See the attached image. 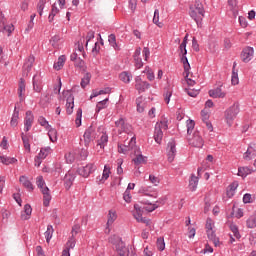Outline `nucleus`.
Masks as SVG:
<instances>
[{
    "label": "nucleus",
    "instance_id": "41",
    "mask_svg": "<svg viewBox=\"0 0 256 256\" xmlns=\"http://www.w3.org/2000/svg\"><path fill=\"white\" fill-rule=\"evenodd\" d=\"M91 82V73L87 72L84 77L81 80V87L82 89H85V87H87V85Z\"/></svg>",
    "mask_w": 256,
    "mask_h": 256
},
{
    "label": "nucleus",
    "instance_id": "23",
    "mask_svg": "<svg viewBox=\"0 0 256 256\" xmlns=\"http://www.w3.org/2000/svg\"><path fill=\"white\" fill-rule=\"evenodd\" d=\"M147 103L143 100V96H140L136 99V107L138 113H143L145 111Z\"/></svg>",
    "mask_w": 256,
    "mask_h": 256
},
{
    "label": "nucleus",
    "instance_id": "56",
    "mask_svg": "<svg viewBox=\"0 0 256 256\" xmlns=\"http://www.w3.org/2000/svg\"><path fill=\"white\" fill-rule=\"evenodd\" d=\"M74 247H75V236L72 235V236L70 237V239L68 240V242H67V247H66V249H68V251H69L70 249H73Z\"/></svg>",
    "mask_w": 256,
    "mask_h": 256
},
{
    "label": "nucleus",
    "instance_id": "40",
    "mask_svg": "<svg viewBox=\"0 0 256 256\" xmlns=\"http://www.w3.org/2000/svg\"><path fill=\"white\" fill-rule=\"evenodd\" d=\"M48 136L52 143H56L57 141V129L55 128H49L48 129Z\"/></svg>",
    "mask_w": 256,
    "mask_h": 256
},
{
    "label": "nucleus",
    "instance_id": "30",
    "mask_svg": "<svg viewBox=\"0 0 256 256\" xmlns=\"http://www.w3.org/2000/svg\"><path fill=\"white\" fill-rule=\"evenodd\" d=\"M66 59L67 57H65V55H61L58 58V61L54 63V69H56V71H60V69L65 65Z\"/></svg>",
    "mask_w": 256,
    "mask_h": 256
},
{
    "label": "nucleus",
    "instance_id": "22",
    "mask_svg": "<svg viewBox=\"0 0 256 256\" xmlns=\"http://www.w3.org/2000/svg\"><path fill=\"white\" fill-rule=\"evenodd\" d=\"M20 183H22L23 187L27 189L28 191H33L35 188L33 187V183L29 181L27 176H20L19 178Z\"/></svg>",
    "mask_w": 256,
    "mask_h": 256
},
{
    "label": "nucleus",
    "instance_id": "51",
    "mask_svg": "<svg viewBox=\"0 0 256 256\" xmlns=\"http://www.w3.org/2000/svg\"><path fill=\"white\" fill-rule=\"evenodd\" d=\"M195 129V122L191 119L187 120V135H191Z\"/></svg>",
    "mask_w": 256,
    "mask_h": 256
},
{
    "label": "nucleus",
    "instance_id": "31",
    "mask_svg": "<svg viewBox=\"0 0 256 256\" xmlns=\"http://www.w3.org/2000/svg\"><path fill=\"white\" fill-rule=\"evenodd\" d=\"M19 121V111L17 110V107L14 108V113L12 115L10 125L11 127H17Z\"/></svg>",
    "mask_w": 256,
    "mask_h": 256
},
{
    "label": "nucleus",
    "instance_id": "53",
    "mask_svg": "<svg viewBox=\"0 0 256 256\" xmlns=\"http://www.w3.org/2000/svg\"><path fill=\"white\" fill-rule=\"evenodd\" d=\"M142 203H144V205H149L148 207H146V211H148L149 213L155 211V209H157V207H159L157 204H151L149 201H142Z\"/></svg>",
    "mask_w": 256,
    "mask_h": 256
},
{
    "label": "nucleus",
    "instance_id": "59",
    "mask_svg": "<svg viewBox=\"0 0 256 256\" xmlns=\"http://www.w3.org/2000/svg\"><path fill=\"white\" fill-rule=\"evenodd\" d=\"M91 39H95V31H93V30H90L87 33V36H86V47L89 45V41H91Z\"/></svg>",
    "mask_w": 256,
    "mask_h": 256
},
{
    "label": "nucleus",
    "instance_id": "62",
    "mask_svg": "<svg viewBox=\"0 0 256 256\" xmlns=\"http://www.w3.org/2000/svg\"><path fill=\"white\" fill-rule=\"evenodd\" d=\"M153 23H155V25H158V27H161V25H159V9H156L154 11Z\"/></svg>",
    "mask_w": 256,
    "mask_h": 256
},
{
    "label": "nucleus",
    "instance_id": "14",
    "mask_svg": "<svg viewBox=\"0 0 256 256\" xmlns=\"http://www.w3.org/2000/svg\"><path fill=\"white\" fill-rule=\"evenodd\" d=\"M35 63V56H29L23 65V75H29L31 69H33V64Z\"/></svg>",
    "mask_w": 256,
    "mask_h": 256
},
{
    "label": "nucleus",
    "instance_id": "2",
    "mask_svg": "<svg viewBox=\"0 0 256 256\" xmlns=\"http://www.w3.org/2000/svg\"><path fill=\"white\" fill-rule=\"evenodd\" d=\"M239 103H234L232 106H230L226 111H225V119L226 123L229 127L233 125V121L237 119V115H239Z\"/></svg>",
    "mask_w": 256,
    "mask_h": 256
},
{
    "label": "nucleus",
    "instance_id": "29",
    "mask_svg": "<svg viewBox=\"0 0 256 256\" xmlns=\"http://www.w3.org/2000/svg\"><path fill=\"white\" fill-rule=\"evenodd\" d=\"M0 163H3V165H13L17 163V159L15 157L0 156Z\"/></svg>",
    "mask_w": 256,
    "mask_h": 256
},
{
    "label": "nucleus",
    "instance_id": "49",
    "mask_svg": "<svg viewBox=\"0 0 256 256\" xmlns=\"http://www.w3.org/2000/svg\"><path fill=\"white\" fill-rule=\"evenodd\" d=\"M47 3V0H39L37 4V11L40 15V17L43 15V9H45V4Z\"/></svg>",
    "mask_w": 256,
    "mask_h": 256
},
{
    "label": "nucleus",
    "instance_id": "34",
    "mask_svg": "<svg viewBox=\"0 0 256 256\" xmlns=\"http://www.w3.org/2000/svg\"><path fill=\"white\" fill-rule=\"evenodd\" d=\"M190 17L194 19V21H196L197 25H199L201 21H203V16H201L199 12H197V10H191Z\"/></svg>",
    "mask_w": 256,
    "mask_h": 256
},
{
    "label": "nucleus",
    "instance_id": "55",
    "mask_svg": "<svg viewBox=\"0 0 256 256\" xmlns=\"http://www.w3.org/2000/svg\"><path fill=\"white\" fill-rule=\"evenodd\" d=\"M184 73L186 74L185 81L187 82V85H189V87H193V85H195V80L189 78V70H184Z\"/></svg>",
    "mask_w": 256,
    "mask_h": 256
},
{
    "label": "nucleus",
    "instance_id": "54",
    "mask_svg": "<svg viewBox=\"0 0 256 256\" xmlns=\"http://www.w3.org/2000/svg\"><path fill=\"white\" fill-rule=\"evenodd\" d=\"M81 117H83V110L81 108H79L77 110V117L75 120L76 126L77 127H81Z\"/></svg>",
    "mask_w": 256,
    "mask_h": 256
},
{
    "label": "nucleus",
    "instance_id": "33",
    "mask_svg": "<svg viewBox=\"0 0 256 256\" xmlns=\"http://www.w3.org/2000/svg\"><path fill=\"white\" fill-rule=\"evenodd\" d=\"M207 237L210 241L214 243L215 247H217V244L219 243V238H217L215 231L207 230Z\"/></svg>",
    "mask_w": 256,
    "mask_h": 256
},
{
    "label": "nucleus",
    "instance_id": "5",
    "mask_svg": "<svg viewBox=\"0 0 256 256\" xmlns=\"http://www.w3.org/2000/svg\"><path fill=\"white\" fill-rule=\"evenodd\" d=\"M15 31V26L13 24L7 25L5 17H0V32L4 35H7V37H10L11 34Z\"/></svg>",
    "mask_w": 256,
    "mask_h": 256
},
{
    "label": "nucleus",
    "instance_id": "17",
    "mask_svg": "<svg viewBox=\"0 0 256 256\" xmlns=\"http://www.w3.org/2000/svg\"><path fill=\"white\" fill-rule=\"evenodd\" d=\"M115 125L123 133H129L131 131L130 130L131 126L129 124L125 123V119H123V118H120L118 121H116Z\"/></svg>",
    "mask_w": 256,
    "mask_h": 256
},
{
    "label": "nucleus",
    "instance_id": "38",
    "mask_svg": "<svg viewBox=\"0 0 256 256\" xmlns=\"http://www.w3.org/2000/svg\"><path fill=\"white\" fill-rule=\"evenodd\" d=\"M246 225H247L248 229H255V227H256V213L249 217V219L246 221Z\"/></svg>",
    "mask_w": 256,
    "mask_h": 256
},
{
    "label": "nucleus",
    "instance_id": "8",
    "mask_svg": "<svg viewBox=\"0 0 256 256\" xmlns=\"http://www.w3.org/2000/svg\"><path fill=\"white\" fill-rule=\"evenodd\" d=\"M83 138L85 146H89V143L95 139V126L91 125L88 129H86Z\"/></svg>",
    "mask_w": 256,
    "mask_h": 256
},
{
    "label": "nucleus",
    "instance_id": "57",
    "mask_svg": "<svg viewBox=\"0 0 256 256\" xmlns=\"http://www.w3.org/2000/svg\"><path fill=\"white\" fill-rule=\"evenodd\" d=\"M79 155H80V159L82 161H85V159H87V157H89V152L87 151V149L85 148H82L79 152Z\"/></svg>",
    "mask_w": 256,
    "mask_h": 256
},
{
    "label": "nucleus",
    "instance_id": "46",
    "mask_svg": "<svg viewBox=\"0 0 256 256\" xmlns=\"http://www.w3.org/2000/svg\"><path fill=\"white\" fill-rule=\"evenodd\" d=\"M109 101V98H105L102 101H99L98 104L96 105V113H99L101 109H105L107 106V102Z\"/></svg>",
    "mask_w": 256,
    "mask_h": 256
},
{
    "label": "nucleus",
    "instance_id": "20",
    "mask_svg": "<svg viewBox=\"0 0 256 256\" xmlns=\"http://www.w3.org/2000/svg\"><path fill=\"white\" fill-rule=\"evenodd\" d=\"M73 181H75V175L68 172L64 177V187L67 191L71 189V186L73 185Z\"/></svg>",
    "mask_w": 256,
    "mask_h": 256
},
{
    "label": "nucleus",
    "instance_id": "44",
    "mask_svg": "<svg viewBox=\"0 0 256 256\" xmlns=\"http://www.w3.org/2000/svg\"><path fill=\"white\" fill-rule=\"evenodd\" d=\"M75 67H78L80 71H87V66H85V61H83L81 58H78V60L75 61Z\"/></svg>",
    "mask_w": 256,
    "mask_h": 256
},
{
    "label": "nucleus",
    "instance_id": "25",
    "mask_svg": "<svg viewBox=\"0 0 256 256\" xmlns=\"http://www.w3.org/2000/svg\"><path fill=\"white\" fill-rule=\"evenodd\" d=\"M108 41L111 47L115 49V51H121V47L119 46V44H117V37L115 36V34H110L108 36Z\"/></svg>",
    "mask_w": 256,
    "mask_h": 256
},
{
    "label": "nucleus",
    "instance_id": "47",
    "mask_svg": "<svg viewBox=\"0 0 256 256\" xmlns=\"http://www.w3.org/2000/svg\"><path fill=\"white\" fill-rule=\"evenodd\" d=\"M108 141H109V136H107V134L104 133L98 140V145L101 147V149H103L105 147V144L108 143Z\"/></svg>",
    "mask_w": 256,
    "mask_h": 256
},
{
    "label": "nucleus",
    "instance_id": "37",
    "mask_svg": "<svg viewBox=\"0 0 256 256\" xmlns=\"http://www.w3.org/2000/svg\"><path fill=\"white\" fill-rule=\"evenodd\" d=\"M23 93H25V80L21 78L19 82V87H18V95H19L20 101H23Z\"/></svg>",
    "mask_w": 256,
    "mask_h": 256
},
{
    "label": "nucleus",
    "instance_id": "50",
    "mask_svg": "<svg viewBox=\"0 0 256 256\" xmlns=\"http://www.w3.org/2000/svg\"><path fill=\"white\" fill-rule=\"evenodd\" d=\"M156 246L159 251H165V240L163 237L157 239Z\"/></svg>",
    "mask_w": 256,
    "mask_h": 256
},
{
    "label": "nucleus",
    "instance_id": "27",
    "mask_svg": "<svg viewBox=\"0 0 256 256\" xmlns=\"http://www.w3.org/2000/svg\"><path fill=\"white\" fill-rule=\"evenodd\" d=\"M132 161L134 165H145L147 164V157L142 154H136V157Z\"/></svg>",
    "mask_w": 256,
    "mask_h": 256
},
{
    "label": "nucleus",
    "instance_id": "42",
    "mask_svg": "<svg viewBox=\"0 0 256 256\" xmlns=\"http://www.w3.org/2000/svg\"><path fill=\"white\" fill-rule=\"evenodd\" d=\"M230 230L232 231L233 236L236 239H241V234L239 233V227H237V225H235L234 223H231L230 224Z\"/></svg>",
    "mask_w": 256,
    "mask_h": 256
},
{
    "label": "nucleus",
    "instance_id": "1",
    "mask_svg": "<svg viewBox=\"0 0 256 256\" xmlns=\"http://www.w3.org/2000/svg\"><path fill=\"white\" fill-rule=\"evenodd\" d=\"M36 185L39 189H41V193L43 194L44 207H49V203H51V194L49 193V187L45 186V180H43V176H39L37 178Z\"/></svg>",
    "mask_w": 256,
    "mask_h": 256
},
{
    "label": "nucleus",
    "instance_id": "58",
    "mask_svg": "<svg viewBox=\"0 0 256 256\" xmlns=\"http://www.w3.org/2000/svg\"><path fill=\"white\" fill-rule=\"evenodd\" d=\"M115 219H117V216L115 215V213L112 214L111 211H109L107 227H109V225H113V223L115 222Z\"/></svg>",
    "mask_w": 256,
    "mask_h": 256
},
{
    "label": "nucleus",
    "instance_id": "12",
    "mask_svg": "<svg viewBox=\"0 0 256 256\" xmlns=\"http://www.w3.org/2000/svg\"><path fill=\"white\" fill-rule=\"evenodd\" d=\"M96 167L94 164H88L86 166H82L78 168L77 172L81 177H89L90 173H93L95 171Z\"/></svg>",
    "mask_w": 256,
    "mask_h": 256
},
{
    "label": "nucleus",
    "instance_id": "35",
    "mask_svg": "<svg viewBox=\"0 0 256 256\" xmlns=\"http://www.w3.org/2000/svg\"><path fill=\"white\" fill-rule=\"evenodd\" d=\"M54 229H53V225H48L47 226V230L44 233L45 235V239H46V243H49V241H51L52 237H53V233H54Z\"/></svg>",
    "mask_w": 256,
    "mask_h": 256
},
{
    "label": "nucleus",
    "instance_id": "13",
    "mask_svg": "<svg viewBox=\"0 0 256 256\" xmlns=\"http://www.w3.org/2000/svg\"><path fill=\"white\" fill-rule=\"evenodd\" d=\"M168 161L169 163H173L175 161V155H177V148L175 141H171L168 143Z\"/></svg>",
    "mask_w": 256,
    "mask_h": 256
},
{
    "label": "nucleus",
    "instance_id": "28",
    "mask_svg": "<svg viewBox=\"0 0 256 256\" xmlns=\"http://www.w3.org/2000/svg\"><path fill=\"white\" fill-rule=\"evenodd\" d=\"M253 169L249 167H240L238 168V175L239 177H246L247 175H251L253 173Z\"/></svg>",
    "mask_w": 256,
    "mask_h": 256
},
{
    "label": "nucleus",
    "instance_id": "45",
    "mask_svg": "<svg viewBox=\"0 0 256 256\" xmlns=\"http://www.w3.org/2000/svg\"><path fill=\"white\" fill-rule=\"evenodd\" d=\"M196 11L201 17H205V8H203V4L200 1H196L195 3Z\"/></svg>",
    "mask_w": 256,
    "mask_h": 256
},
{
    "label": "nucleus",
    "instance_id": "4",
    "mask_svg": "<svg viewBox=\"0 0 256 256\" xmlns=\"http://www.w3.org/2000/svg\"><path fill=\"white\" fill-rule=\"evenodd\" d=\"M64 97L66 99V113L67 115H71L73 113V109L75 107V97L71 94V91L66 90L63 92Z\"/></svg>",
    "mask_w": 256,
    "mask_h": 256
},
{
    "label": "nucleus",
    "instance_id": "16",
    "mask_svg": "<svg viewBox=\"0 0 256 256\" xmlns=\"http://www.w3.org/2000/svg\"><path fill=\"white\" fill-rule=\"evenodd\" d=\"M33 112L31 111H27L26 112V117H25V120H24V131H29L33 125Z\"/></svg>",
    "mask_w": 256,
    "mask_h": 256
},
{
    "label": "nucleus",
    "instance_id": "11",
    "mask_svg": "<svg viewBox=\"0 0 256 256\" xmlns=\"http://www.w3.org/2000/svg\"><path fill=\"white\" fill-rule=\"evenodd\" d=\"M253 53H255L253 47L247 46L246 48H244L241 52V59L243 63H249V61H251V58L253 57Z\"/></svg>",
    "mask_w": 256,
    "mask_h": 256
},
{
    "label": "nucleus",
    "instance_id": "7",
    "mask_svg": "<svg viewBox=\"0 0 256 256\" xmlns=\"http://www.w3.org/2000/svg\"><path fill=\"white\" fill-rule=\"evenodd\" d=\"M135 89L138 91V93H145L146 89H149L151 87V84L147 81H142L141 76H137L135 78Z\"/></svg>",
    "mask_w": 256,
    "mask_h": 256
},
{
    "label": "nucleus",
    "instance_id": "52",
    "mask_svg": "<svg viewBox=\"0 0 256 256\" xmlns=\"http://www.w3.org/2000/svg\"><path fill=\"white\" fill-rule=\"evenodd\" d=\"M38 121L42 127H45V129H51V125H49V121H47V119H45V117L40 116Z\"/></svg>",
    "mask_w": 256,
    "mask_h": 256
},
{
    "label": "nucleus",
    "instance_id": "61",
    "mask_svg": "<svg viewBox=\"0 0 256 256\" xmlns=\"http://www.w3.org/2000/svg\"><path fill=\"white\" fill-rule=\"evenodd\" d=\"M117 165H118V167H117V174L118 175H123V167H121V165H123V159H118L117 160Z\"/></svg>",
    "mask_w": 256,
    "mask_h": 256
},
{
    "label": "nucleus",
    "instance_id": "60",
    "mask_svg": "<svg viewBox=\"0 0 256 256\" xmlns=\"http://www.w3.org/2000/svg\"><path fill=\"white\" fill-rule=\"evenodd\" d=\"M173 95V93L171 91H169L168 89L165 90L164 92V101L169 104V102L171 101V96Z\"/></svg>",
    "mask_w": 256,
    "mask_h": 256
},
{
    "label": "nucleus",
    "instance_id": "6",
    "mask_svg": "<svg viewBox=\"0 0 256 256\" xmlns=\"http://www.w3.org/2000/svg\"><path fill=\"white\" fill-rule=\"evenodd\" d=\"M188 141L189 145H191L192 147H197L198 149H201V147L205 145V142L203 141V138L201 137L199 131H195L192 138H189Z\"/></svg>",
    "mask_w": 256,
    "mask_h": 256
},
{
    "label": "nucleus",
    "instance_id": "26",
    "mask_svg": "<svg viewBox=\"0 0 256 256\" xmlns=\"http://www.w3.org/2000/svg\"><path fill=\"white\" fill-rule=\"evenodd\" d=\"M109 175H111V169L107 167V165L104 166L103 174L101 178H97L98 183H105L109 179Z\"/></svg>",
    "mask_w": 256,
    "mask_h": 256
},
{
    "label": "nucleus",
    "instance_id": "21",
    "mask_svg": "<svg viewBox=\"0 0 256 256\" xmlns=\"http://www.w3.org/2000/svg\"><path fill=\"white\" fill-rule=\"evenodd\" d=\"M256 157V150L253 148V146H249L247 151L243 155V159L245 161H251V159H255Z\"/></svg>",
    "mask_w": 256,
    "mask_h": 256
},
{
    "label": "nucleus",
    "instance_id": "48",
    "mask_svg": "<svg viewBox=\"0 0 256 256\" xmlns=\"http://www.w3.org/2000/svg\"><path fill=\"white\" fill-rule=\"evenodd\" d=\"M123 240L121 239V237L117 236V235H113L109 238V243H111L112 245H115V247H117V245H119V243H122Z\"/></svg>",
    "mask_w": 256,
    "mask_h": 256
},
{
    "label": "nucleus",
    "instance_id": "43",
    "mask_svg": "<svg viewBox=\"0 0 256 256\" xmlns=\"http://www.w3.org/2000/svg\"><path fill=\"white\" fill-rule=\"evenodd\" d=\"M119 79H120V81H123V83H130L131 82V74H129L128 72H122L119 75Z\"/></svg>",
    "mask_w": 256,
    "mask_h": 256
},
{
    "label": "nucleus",
    "instance_id": "19",
    "mask_svg": "<svg viewBox=\"0 0 256 256\" xmlns=\"http://www.w3.org/2000/svg\"><path fill=\"white\" fill-rule=\"evenodd\" d=\"M154 140L158 144H161V141H163V130H161V125L159 123L155 126Z\"/></svg>",
    "mask_w": 256,
    "mask_h": 256
},
{
    "label": "nucleus",
    "instance_id": "63",
    "mask_svg": "<svg viewBox=\"0 0 256 256\" xmlns=\"http://www.w3.org/2000/svg\"><path fill=\"white\" fill-rule=\"evenodd\" d=\"M134 65L136 67V69H141V67H143V60L140 58H134Z\"/></svg>",
    "mask_w": 256,
    "mask_h": 256
},
{
    "label": "nucleus",
    "instance_id": "9",
    "mask_svg": "<svg viewBox=\"0 0 256 256\" xmlns=\"http://www.w3.org/2000/svg\"><path fill=\"white\" fill-rule=\"evenodd\" d=\"M221 87H223V83H219L218 87H216L215 89H211L209 90V95L211 97H213L214 99H224L226 93L223 92V90L221 89Z\"/></svg>",
    "mask_w": 256,
    "mask_h": 256
},
{
    "label": "nucleus",
    "instance_id": "15",
    "mask_svg": "<svg viewBox=\"0 0 256 256\" xmlns=\"http://www.w3.org/2000/svg\"><path fill=\"white\" fill-rule=\"evenodd\" d=\"M136 138L135 137H132L131 140L128 142V145H119L118 146V151L120 153H127L128 151H131V149H133V147L135 146L136 144Z\"/></svg>",
    "mask_w": 256,
    "mask_h": 256
},
{
    "label": "nucleus",
    "instance_id": "64",
    "mask_svg": "<svg viewBox=\"0 0 256 256\" xmlns=\"http://www.w3.org/2000/svg\"><path fill=\"white\" fill-rule=\"evenodd\" d=\"M123 199L126 203H131V191L129 190H126L124 192V196H123Z\"/></svg>",
    "mask_w": 256,
    "mask_h": 256
},
{
    "label": "nucleus",
    "instance_id": "24",
    "mask_svg": "<svg viewBox=\"0 0 256 256\" xmlns=\"http://www.w3.org/2000/svg\"><path fill=\"white\" fill-rule=\"evenodd\" d=\"M197 185H199V177L195 176V174L191 175L190 181H189V189L190 191H196Z\"/></svg>",
    "mask_w": 256,
    "mask_h": 256
},
{
    "label": "nucleus",
    "instance_id": "39",
    "mask_svg": "<svg viewBox=\"0 0 256 256\" xmlns=\"http://www.w3.org/2000/svg\"><path fill=\"white\" fill-rule=\"evenodd\" d=\"M237 187H239L238 182H233L232 184H230L229 189L227 190V196L233 197V195H235V191L237 190Z\"/></svg>",
    "mask_w": 256,
    "mask_h": 256
},
{
    "label": "nucleus",
    "instance_id": "18",
    "mask_svg": "<svg viewBox=\"0 0 256 256\" xmlns=\"http://www.w3.org/2000/svg\"><path fill=\"white\" fill-rule=\"evenodd\" d=\"M31 213H33V208H31L30 204H26L24 206V211L21 213L20 219H22V221H29V219H31Z\"/></svg>",
    "mask_w": 256,
    "mask_h": 256
},
{
    "label": "nucleus",
    "instance_id": "32",
    "mask_svg": "<svg viewBox=\"0 0 256 256\" xmlns=\"http://www.w3.org/2000/svg\"><path fill=\"white\" fill-rule=\"evenodd\" d=\"M57 14H59V8H57V6L55 4H53L51 12L48 16L49 23H53Z\"/></svg>",
    "mask_w": 256,
    "mask_h": 256
},
{
    "label": "nucleus",
    "instance_id": "36",
    "mask_svg": "<svg viewBox=\"0 0 256 256\" xmlns=\"http://www.w3.org/2000/svg\"><path fill=\"white\" fill-rule=\"evenodd\" d=\"M21 139L23 141V145L26 151L31 152V144L29 143V136L25 135V133L22 132Z\"/></svg>",
    "mask_w": 256,
    "mask_h": 256
},
{
    "label": "nucleus",
    "instance_id": "10",
    "mask_svg": "<svg viewBox=\"0 0 256 256\" xmlns=\"http://www.w3.org/2000/svg\"><path fill=\"white\" fill-rule=\"evenodd\" d=\"M32 85H33V90L36 93H41V91L43 90V80L41 78V75L35 74L33 76Z\"/></svg>",
    "mask_w": 256,
    "mask_h": 256
},
{
    "label": "nucleus",
    "instance_id": "3",
    "mask_svg": "<svg viewBox=\"0 0 256 256\" xmlns=\"http://www.w3.org/2000/svg\"><path fill=\"white\" fill-rule=\"evenodd\" d=\"M179 55L181 57V63H183L184 71L191 70V64H189V60L187 59V45L180 44L179 46Z\"/></svg>",
    "mask_w": 256,
    "mask_h": 256
}]
</instances>
